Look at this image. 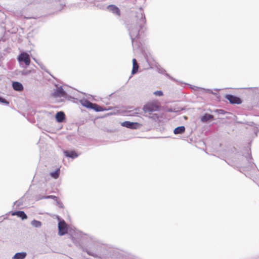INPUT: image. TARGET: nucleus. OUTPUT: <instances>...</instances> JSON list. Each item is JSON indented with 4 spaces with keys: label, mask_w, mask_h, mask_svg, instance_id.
I'll return each mask as SVG.
<instances>
[{
    "label": "nucleus",
    "mask_w": 259,
    "mask_h": 259,
    "mask_svg": "<svg viewBox=\"0 0 259 259\" xmlns=\"http://www.w3.org/2000/svg\"><path fill=\"white\" fill-rule=\"evenodd\" d=\"M58 230L60 235H63L67 233V225L64 220L59 222Z\"/></svg>",
    "instance_id": "3"
},
{
    "label": "nucleus",
    "mask_w": 259,
    "mask_h": 259,
    "mask_svg": "<svg viewBox=\"0 0 259 259\" xmlns=\"http://www.w3.org/2000/svg\"><path fill=\"white\" fill-rule=\"evenodd\" d=\"M92 109H94L96 111H102L103 110V107L94 103L93 104V107Z\"/></svg>",
    "instance_id": "19"
},
{
    "label": "nucleus",
    "mask_w": 259,
    "mask_h": 259,
    "mask_svg": "<svg viewBox=\"0 0 259 259\" xmlns=\"http://www.w3.org/2000/svg\"><path fill=\"white\" fill-rule=\"evenodd\" d=\"M42 199H49V198H51V199H57V197L55 196H54V195H49V196H44L42 197Z\"/></svg>",
    "instance_id": "20"
},
{
    "label": "nucleus",
    "mask_w": 259,
    "mask_h": 259,
    "mask_svg": "<svg viewBox=\"0 0 259 259\" xmlns=\"http://www.w3.org/2000/svg\"><path fill=\"white\" fill-rule=\"evenodd\" d=\"M133 69H132V74H135L137 72L139 68L138 64L137 62V60L136 59H133Z\"/></svg>",
    "instance_id": "11"
},
{
    "label": "nucleus",
    "mask_w": 259,
    "mask_h": 259,
    "mask_svg": "<svg viewBox=\"0 0 259 259\" xmlns=\"http://www.w3.org/2000/svg\"><path fill=\"white\" fill-rule=\"evenodd\" d=\"M17 59L19 62H24L26 66H29L30 64V58L29 55L26 52L21 53L18 56Z\"/></svg>",
    "instance_id": "2"
},
{
    "label": "nucleus",
    "mask_w": 259,
    "mask_h": 259,
    "mask_svg": "<svg viewBox=\"0 0 259 259\" xmlns=\"http://www.w3.org/2000/svg\"><path fill=\"white\" fill-rule=\"evenodd\" d=\"M108 9L113 14H115L117 16H120V11L119 9L116 6L114 5H110L108 7Z\"/></svg>",
    "instance_id": "7"
},
{
    "label": "nucleus",
    "mask_w": 259,
    "mask_h": 259,
    "mask_svg": "<svg viewBox=\"0 0 259 259\" xmlns=\"http://www.w3.org/2000/svg\"><path fill=\"white\" fill-rule=\"evenodd\" d=\"M185 128L184 126H178L176 127L174 131L175 134H182L185 132Z\"/></svg>",
    "instance_id": "15"
},
{
    "label": "nucleus",
    "mask_w": 259,
    "mask_h": 259,
    "mask_svg": "<svg viewBox=\"0 0 259 259\" xmlns=\"http://www.w3.org/2000/svg\"><path fill=\"white\" fill-rule=\"evenodd\" d=\"M26 256L25 252H18L16 253L13 257V259H24Z\"/></svg>",
    "instance_id": "14"
},
{
    "label": "nucleus",
    "mask_w": 259,
    "mask_h": 259,
    "mask_svg": "<svg viewBox=\"0 0 259 259\" xmlns=\"http://www.w3.org/2000/svg\"><path fill=\"white\" fill-rule=\"evenodd\" d=\"M55 117L58 122H61L65 119V114L63 112L60 111L56 113Z\"/></svg>",
    "instance_id": "9"
},
{
    "label": "nucleus",
    "mask_w": 259,
    "mask_h": 259,
    "mask_svg": "<svg viewBox=\"0 0 259 259\" xmlns=\"http://www.w3.org/2000/svg\"><path fill=\"white\" fill-rule=\"evenodd\" d=\"M13 215H16L18 217L21 218L22 220L26 219L27 218V215L23 211H18L13 213Z\"/></svg>",
    "instance_id": "10"
},
{
    "label": "nucleus",
    "mask_w": 259,
    "mask_h": 259,
    "mask_svg": "<svg viewBox=\"0 0 259 259\" xmlns=\"http://www.w3.org/2000/svg\"><path fill=\"white\" fill-rule=\"evenodd\" d=\"M160 108V104L157 101L150 102L145 104L143 110L145 113H152L154 111H159Z\"/></svg>",
    "instance_id": "1"
},
{
    "label": "nucleus",
    "mask_w": 259,
    "mask_h": 259,
    "mask_svg": "<svg viewBox=\"0 0 259 259\" xmlns=\"http://www.w3.org/2000/svg\"><path fill=\"white\" fill-rule=\"evenodd\" d=\"M154 94L156 95V96H161L163 95V93L161 91H157L155 92L154 93Z\"/></svg>",
    "instance_id": "21"
},
{
    "label": "nucleus",
    "mask_w": 259,
    "mask_h": 259,
    "mask_svg": "<svg viewBox=\"0 0 259 259\" xmlns=\"http://www.w3.org/2000/svg\"><path fill=\"white\" fill-rule=\"evenodd\" d=\"M213 118V115L209 114H205L201 117V120L203 122H205L210 120L212 119Z\"/></svg>",
    "instance_id": "13"
},
{
    "label": "nucleus",
    "mask_w": 259,
    "mask_h": 259,
    "mask_svg": "<svg viewBox=\"0 0 259 259\" xmlns=\"http://www.w3.org/2000/svg\"><path fill=\"white\" fill-rule=\"evenodd\" d=\"M64 154L66 156L69 157H71L72 158H75V157H77V156H78V155L76 154V153L74 151H65L64 152Z\"/></svg>",
    "instance_id": "12"
},
{
    "label": "nucleus",
    "mask_w": 259,
    "mask_h": 259,
    "mask_svg": "<svg viewBox=\"0 0 259 259\" xmlns=\"http://www.w3.org/2000/svg\"><path fill=\"white\" fill-rule=\"evenodd\" d=\"M121 125L127 128L136 129L141 125L138 122H132L128 121H124L121 123Z\"/></svg>",
    "instance_id": "5"
},
{
    "label": "nucleus",
    "mask_w": 259,
    "mask_h": 259,
    "mask_svg": "<svg viewBox=\"0 0 259 259\" xmlns=\"http://www.w3.org/2000/svg\"><path fill=\"white\" fill-rule=\"evenodd\" d=\"M13 88L14 90L17 91H22L23 90V87L22 84L17 81H14L13 82Z\"/></svg>",
    "instance_id": "8"
},
{
    "label": "nucleus",
    "mask_w": 259,
    "mask_h": 259,
    "mask_svg": "<svg viewBox=\"0 0 259 259\" xmlns=\"http://www.w3.org/2000/svg\"><path fill=\"white\" fill-rule=\"evenodd\" d=\"M0 102L2 103H5L6 104H9V102L7 101L5 99H3L1 97H0Z\"/></svg>",
    "instance_id": "22"
},
{
    "label": "nucleus",
    "mask_w": 259,
    "mask_h": 259,
    "mask_svg": "<svg viewBox=\"0 0 259 259\" xmlns=\"http://www.w3.org/2000/svg\"><path fill=\"white\" fill-rule=\"evenodd\" d=\"M66 95V94L65 92L61 88L57 89L53 94L54 97H65Z\"/></svg>",
    "instance_id": "6"
},
{
    "label": "nucleus",
    "mask_w": 259,
    "mask_h": 259,
    "mask_svg": "<svg viewBox=\"0 0 259 259\" xmlns=\"http://www.w3.org/2000/svg\"><path fill=\"white\" fill-rule=\"evenodd\" d=\"M31 224L33 226L37 228L40 227L41 226V223L40 221L35 220L32 221Z\"/></svg>",
    "instance_id": "18"
},
{
    "label": "nucleus",
    "mask_w": 259,
    "mask_h": 259,
    "mask_svg": "<svg viewBox=\"0 0 259 259\" xmlns=\"http://www.w3.org/2000/svg\"><path fill=\"white\" fill-rule=\"evenodd\" d=\"M225 98L232 104H240L242 103L241 99L233 95H226Z\"/></svg>",
    "instance_id": "4"
},
{
    "label": "nucleus",
    "mask_w": 259,
    "mask_h": 259,
    "mask_svg": "<svg viewBox=\"0 0 259 259\" xmlns=\"http://www.w3.org/2000/svg\"><path fill=\"white\" fill-rule=\"evenodd\" d=\"M93 104H94V103H92L88 100H85L82 103V105L83 106H84L88 108H91V109L93 108Z\"/></svg>",
    "instance_id": "17"
},
{
    "label": "nucleus",
    "mask_w": 259,
    "mask_h": 259,
    "mask_svg": "<svg viewBox=\"0 0 259 259\" xmlns=\"http://www.w3.org/2000/svg\"><path fill=\"white\" fill-rule=\"evenodd\" d=\"M60 175V168H58V169L54 172H52L50 173V176L52 178L54 179H58Z\"/></svg>",
    "instance_id": "16"
}]
</instances>
